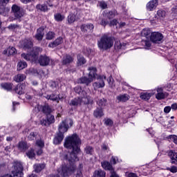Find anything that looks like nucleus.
Instances as JSON below:
<instances>
[{"instance_id":"1","label":"nucleus","mask_w":177,"mask_h":177,"mask_svg":"<svg viewBox=\"0 0 177 177\" xmlns=\"http://www.w3.org/2000/svg\"><path fill=\"white\" fill-rule=\"evenodd\" d=\"M81 145H82V141L77 133L65 138L64 147L72 151L69 154L70 157L67 154L64 156V160H67L68 163L62 167L61 175L62 177L70 176L77 169L75 161H78V154L81 153Z\"/></svg>"},{"instance_id":"2","label":"nucleus","mask_w":177,"mask_h":177,"mask_svg":"<svg viewBox=\"0 0 177 177\" xmlns=\"http://www.w3.org/2000/svg\"><path fill=\"white\" fill-rule=\"evenodd\" d=\"M114 45V37L107 34L103 35L97 41V46L100 50H109Z\"/></svg>"},{"instance_id":"3","label":"nucleus","mask_w":177,"mask_h":177,"mask_svg":"<svg viewBox=\"0 0 177 177\" xmlns=\"http://www.w3.org/2000/svg\"><path fill=\"white\" fill-rule=\"evenodd\" d=\"M14 169L12 171V174H7L3 175L1 177H23L24 176V174L23 173V164L19 161H15L13 163Z\"/></svg>"},{"instance_id":"4","label":"nucleus","mask_w":177,"mask_h":177,"mask_svg":"<svg viewBox=\"0 0 177 177\" xmlns=\"http://www.w3.org/2000/svg\"><path fill=\"white\" fill-rule=\"evenodd\" d=\"M19 45L21 49H23V50H31L34 46V42H32V38L28 37L21 40Z\"/></svg>"},{"instance_id":"5","label":"nucleus","mask_w":177,"mask_h":177,"mask_svg":"<svg viewBox=\"0 0 177 177\" xmlns=\"http://www.w3.org/2000/svg\"><path fill=\"white\" fill-rule=\"evenodd\" d=\"M11 12L16 20H20L24 16V10L16 4L12 6Z\"/></svg>"},{"instance_id":"6","label":"nucleus","mask_w":177,"mask_h":177,"mask_svg":"<svg viewBox=\"0 0 177 177\" xmlns=\"http://www.w3.org/2000/svg\"><path fill=\"white\" fill-rule=\"evenodd\" d=\"M164 35L160 32H153L150 35V41L153 44H162Z\"/></svg>"},{"instance_id":"7","label":"nucleus","mask_w":177,"mask_h":177,"mask_svg":"<svg viewBox=\"0 0 177 177\" xmlns=\"http://www.w3.org/2000/svg\"><path fill=\"white\" fill-rule=\"evenodd\" d=\"M106 75H100L95 80L97 82L93 84L94 91H97L100 88H104V81H106Z\"/></svg>"},{"instance_id":"8","label":"nucleus","mask_w":177,"mask_h":177,"mask_svg":"<svg viewBox=\"0 0 177 177\" xmlns=\"http://www.w3.org/2000/svg\"><path fill=\"white\" fill-rule=\"evenodd\" d=\"M46 119H42L40 120V124L42 127H49L52 124H55V115L50 113L49 115H46Z\"/></svg>"},{"instance_id":"9","label":"nucleus","mask_w":177,"mask_h":177,"mask_svg":"<svg viewBox=\"0 0 177 177\" xmlns=\"http://www.w3.org/2000/svg\"><path fill=\"white\" fill-rule=\"evenodd\" d=\"M38 111H41L44 115H48L49 114H52L53 113V109L50 104H46L44 105H37Z\"/></svg>"},{"instance_id":"10","label":"nucleus","mask_w":177,"mask_h":177,"mask_svg":"<svg viewBox=\"0 0 177 177\" xmlns=\"http://www.w3.org/2000/svg\"><path fill=\"white\" fill-rule=\"evenodd\" d=\"M93 28H95V26L92 23L82 24L80 26V30L83 34H91V32H93Z\"/></svg>"},{"instance_id":"11","label":"nucleus","mask_w":177,"mask_h":177,"mask_svg":"<svg viewBox=\"0 0 177 177\" xmlns=\"http://www.w3.org/2000/svg\"><path fill=\"white\" fill-rule=\"evenodd\" d=\"M45 28H46V26H41L37 29V32L34 36V38L39 42H41V41L44 39V35H45Z\"/></svg>"},{"instance_id":"12","label":"nucleus","mask_w":177,"mask_h":177,"mask_svg":"<svg viewBox=\"0 0 177 177\" xmlns=\"http://www.w3.org/2000/svg\"><path fill=\"white\" fill-rule=\"evenodd\" d=\"M64 139V134L60 131H57L53 138V144L56 145H62Z\"/></svg>"},{"instance_id":"13","label":"nucleus","mask_w":177,"mask_h":177,"mask_svg":"<svg viewBox=\"0 0 177 177\" xmlns=\"http://www.w3.org/2000/svg\"><path fill=\"white\" fill-rule=\"evenodd\" d=\"M158 6V0H151L146 5V9L148 12H153Z\"/></svg>"},{"instance_id":"14","label":"nucleus","mask_w":177,"mask_h":177,"mask_svg":"<svg viewBox=\"0 0 177 177\" xmlns=\"http://www.w3.org/2000/svg\"><path fill=\"white\" fill-rule=\"evenodd\" d=\"M88 70L89 71L88 77L91 78L93 81V80H96L98 77H100V75H97V68H96V67L90 66Z\"/></svg>"},{"instance_id":"15","label":"nucleus","mask_w":177,"mask_h":177,"mask_svg":"<svg viewBox=\"0 0 177 177\" xmlns=\"http://www.w3.org/2000/svg\"><path fill=\"white\" fill-rule=\"evenodd\" d=\"M17 147L21 153H26V151H27L30 148V146H28L26 141L21 140L18 142Z\"/></svg>"},{"instance_id":"16","label":"nucleus","mask_w":177,"mask_h":177,"mask_svg":"<svg viewBox=\"0 0 177 177\" xmlns=\"http://www.w3.org/2000/svg\"><path fill=\"white\" fill-rule=\"evenodd\" d=\"M38 62L41 66L45 67L46 66H49V63H50V58L46 55H40Z\"/></svg>"},{"instance_id":"17","label":"nucleus","mask_w":177,"mask_h":177,"mask_svg":"<svg viewBox=\"0 0 177 177\" xmlns=\"http://www.w3.org/2000/svg\"><path fill=\"white\" fill-rule=\"evenodd\" d=\"M68 128H70V127H68V124H67V122H66V120H62L58 126L57 131L61 132L64 135V133H66V132L68 131Z\"/></svg>"},{"instance_id":"18","label":"nucleus","mask_w":177,"mask_h":177,"mask_svg":"<svg viewBox=\"0 0 177 177\" xmlns=\"http://www.w3.org/2000/svg\"><path fill=\"white\" fill-rule=\"evenodd\" d=\"M44 97H45V99H46L47 100H52V102H56L57 103H59L60 100H62V97H60V94L56 95V94L52 93L50 95H44Z\"/></svg>"},{"instance_id":"19","label":"nucleus","mask_w":177,"mask_h":177,"mask_svg":"<svg viewBox=\"0 0 177 177\" xmlns=\"http://www.w3.org/2000/svg\"><path fill=\"white\" fill-rule=\"evenodd\" d=\"M93 82V80L90 77H87L86 76H83L77 79V84H83L86 86H89V84Z\"/></svg>"},{"instance_id":"20","label":"nucleus","mask_w":177,"mask_h":177,"mask_svg":"<svg viewBox=\"0 0 177 177\" xmlns=\"http://www.w3.org/2000/svg\"><path fill=\"white\" fill-rule=\"evenodd\" d=\"M167 156L171 160V164L177 165V153L174 150H169L167 151Z\"/></svg>"},{"instance_id":"21","label":"nucleus","mask_w":177,"mask_h":177,"mask_svg":"<svg viewBox=\"0 0 177 177\" xmlns=\"http://www.w3.org/2000/svg\"><path fill=\"white\" fill-rule=\"evenodd\" d=\"M93 115L95 118H102L104 116V109L98 106L93 111Z\"/></svg>"},{"instance_id":"22","label":"nucleus","mask_w":177,"mask_h":177,"mask_svg":"<svg viewBox=\"0 0 177 177\" xmlns=\"http://www.w3.org/2000/svg\"><path fill=\"white\" fill-rule=\"evenodd\" d=\"M129 99H131V97L127 93L120 94L116 97V100H118V103H125L128 102Z\"/></svg>"},{"instance_id":"23","label":"nucleus","mask_w":177,"mask_h":177,"mask_svg":"<svg viewBox=\"0 0 177 177\" xmlns=\"http://www.w3.org/2000/svg\"><path fill=\"white\" fill-rule=\"evenodd\" d=\"M101 167L105 171H111V172H113L114 171V168H113V165H111V163H110V162L107 160L102 161L101 162Z\"/></svg>"},{"instance_id":"24","label":"nucleus","mask_w":177,"mask_h":177,"mask_svg":"<svg viewBox=\"0 0 177 177\" xmlns=\"http://www.w3.org/2000/svg\"><path fill=\"white\" fill-rule=\"evenodd\" d=\"M14 91L18 95H24L26 91V84H21L17 85V86L14 88Z\"/></svg>"},{"instance_id":"25","label":"nucleus","mask_w":177,"mask_h":177,"mask_svg":"<svg viewBox=\"0 0 177 177\" xmlns=\"http://www.w3.org/2000/svg\"><path fill=\"white\" fill-rule=\"evenodd\" d=\"M39 52H41V48L35 47L32 48L30 53L32 60H37V59H38V56H39Z\"/></svg>"},{"instance_id":"26","label":"nucleus","mask_w":177,"mask_h":177,"mask_svg":"<svg viewBox=\"0 0 177 177\" xmlns=\"http://www.w3.org/2000/svg\"><path fill=\"white\" fill-rule=\"evenodd\" d=\"M73 62H74V57L70 54H66L62 59V64L63 66H67V64H71Z\"/></svg>"},{"instance_id":"27","label":"nucleus","mask_w":177,"mask_h":177,"mask_svg":"<svg viewBox=\"0 0 177 177\" xmlns=\"http://www.w3.org/2000/svg\"><path fill=\"white\" fill-rule=\"evenodd\" d=\"M77 66L81 67L84 64H86V59L82 54H77Z\"/></svg>"},{"instance_id":"28","label":"nucleus","mask_w":177,"mask_h":177,"mask_svg":"<svg viewBox=\"0 0 177 177\" xmlns=\"http://www.w3.org/2000/svg\"><path fill=\"white\" fill-rule=\"evenodd\" d=\"M81 104H82V98L81 97H75L69 103L70 106H74L75 107H78Z\"/></svg>"},{"instance_id":"29","label":"nucleus","mask_w":177,"mask_h":177,"mask_svg":"<svg viewBox=\"0 0 177 177\" xmlns=\"http://www.w3.org/2000/svg\"><path fill=\"white\" fill-rule=\"evenodd\" d=\"M62 42H63V37H59L54 41L48 44V48H56V46H59V45H62Z\"/></svg>"},{"instance_id":"30","label":"nucleus","mask_w":177,"mask_h":177,"mask_svg":"<svg viewBox=\"0 0 177 177\" xmlns=\"http://www.w3.org/2000/svg\"><path fill=\"white\" fill-rule=\"evenodd\" d=\"M45 163H36L33 165L34 171L36 174H39L43 169H45Z\"/></svg>"},{"instance_id":"31","label":"nucleus","mask_w":177,"mask_h":177,"mask_svg":"<svg viewBox=\"0 0 177 177\" xmlns=\"http://www.w3.org/2000/svg\"><path fill=\"white\" fill-rule=\"evenodd\" d=\"M138 172L140 174V176L142 175L143 176H147L149 174H150V169L147 167H142L140 169H138Z\"/></svg>"},{"instance_id":"32","label":"nucleus","mask_w":177,"mask_h":177,"mask_svg":"<svg viewBox=\"0 0 177 177\" xmlns=\"http://www.w3.org/2000/svg\"><path fill=\"white\" fill-rule=\"evenodd\" d=\"M96 103H97V105L98 106L97 107L104 110V107L107 106V100L105 98L98 99Z\"/></svg>"},{"instance_id":"33","label":"nucleus","mask_w":177,"mask_h":177,"mask_svg":"<svg viewBox=\"0 0 177 177\" xmlns=\"http://www.w3.org/2000/svg\"><path fill=\"white\" fill-rule=\"evenodd\" d=\"M151 96H153V93H141L140 95V99H142V100H144L145 102H149V100H150V98L151 97Z\"/></svg>"},{"instance_id":"34","label":"nucleus","mask_w":177,"mask_h":177,"mask_svg":"<svg viewBox=\"0 0 177 177\" xmlns=\"http://www.w3.org/2000/svg\"><path fill=\"white\" fill-rule=\"evenodd\" d=\"M27 77L24 74L19 73L14 77V81L15 82H23Z\"/></svg>"},{"instance_id":"35","label":"nucleus","mask_w":177,"mask_h":177,"mask_svg":"<svg viewBox=\"0 0 177 177\" xmlns=\"http://www.w3.org/2000/svg\"><path fill=\"white\" fill-rule=\"evenodd\" d=\"M37 12H43L44 13L48 12V6L46 4H37L36 6Z\"/></svg>"},{"instance_id":"36","label":"nucleus","mask_w":177,"mask_h":177,"mask_svg":"<svg viewBox=\"0 0 177 177\" xmlns=\"http://www.w3.org/2000/svg\"><path fill=\"white\" fill-rule=\"evenodd\" d=\"M27 67V62L24 61H19L17 63V71H21V70H24Z\"/></svg>"},{"instance_id":"37","label":"nucleus","mask_w":177,"mask_h":177,"mask_svg":"<svg viewBox=\"0 0 177 177\" xmlns=\"http://www.w3.org/2000/svg\"><path fill=\"white\" fill-rule=\"evenodd\" d=\"M92 177H106V171L102 169L95 170Z\"/></svg>"},{"instance_id":"38","label":"nucleus","mask_w":177,"mask_h":177,"mask_svg":"<svg viewBox=\"0 0 177 177\" xmlns=\"http://www.w3.org/2000/svg\"><path fill=\"white\" fill-rule=\"evenodd\" d=\"M75 20H77V15L75 14H70L67 17L68 24L71 25L73 23H75Z\"/></svg>"},{"instance_id":"39","label":"nucleus","mask_w":177,"mask_h":177,"mask_svg":"<svg viewBox=\"0 0 177 177\" xmlns=\"http://www.w3.org/2000/svg\"><path fill=\"white\" fill-rule=\"evenodd\" d=\"M26 155L28 158H29L30 160H32V158H35V150L33 148H30V150H28Z\"/></svg>"},{"instance_id":"40","label":"nucleus","mask_w":177,"mask_h":177,"mask_svg":"<svg viewBox=\"0 0 177 177\" xmlns=\"http://www.w3.org/2000/svg\"><path fill=\"white\" fill-rule=\"evenodd\" d=\"M116 13L117 11L115 10H113L106 12V16L109 20H111V19H114L115 17Z\"/></svg>"},{"instance_id":"41","label":"nucleus","mask_w":177,"mask_h":177,"mask_svg":"<svg viewBox=\"0 0 177 177\" xmlns=\"http://www.w3.org/2000/svg\"><path fill=\"white\" fill-rule=\"evenodd\" d=\"M74 91H75V93H77L80 96H82V95H83V96H85V93H86L85 92V91H84L81 86H75L74 88Z\"/></svg>"},{"instance_id":"42","label":"nucleus","mask_w":177,"mask_h":177,"mask_svg":"<svg viewBox=\"0 0 177 177\" xmlns=\"http://www.w3.org/2000/svg\"><path fill=\"white\" fill-rule=\"evenodd\" d=\"M1 88H3V89H5L6 91H12V83H1Z\"/></svg>"},{"instance_id":"43","label":"nucleus","mask_w":177,"mask_h":177,"mask_svg":"<svg viewBox=\"0 0 177 177\" xmlns=\"http://www.w3.org/2000/svg\"><path fill=\"white\" fill-rule=\"evenodd\" d=\"M84 151L86 153V154H88L89 156H93V147L89 145H87L85 148H84Z\"/></svg>"},{"instance_id":"44","label":"nucleus","mask_w":177,"mask_h":177,"mask_svg":"<svg viewBox=\"0 0 177 177\" xmlns=\"http://www.w3.org/2000/svg\"><path fill=\"white\" fill-rule=\"evenodd\" d=\"M156 15L158 16V19H161V17L164 19V17H165L167 15V12H165V10H164L160 9L157 11Z\"/></svg>"},{"instance_id":"45","label":"nucleus","mask_w":177,"mask_h":177,"mask_svg":"<svg viewBox=\"0 0 177 177\" xmlns=\"http://www.w3.org/2000/svg\"><path fill=\"white\" fill-rule=\"evenodd\" d=\"M140 45L146 46L147 48H150L151 46V43L146 38V39H142L140 43Z\"/></svg>"},{"instance_id":"46","label":"nucleus","mask_w":177,"mask_h":177,"mask_svg":"<svg viewBox=\"0 0 177 177\" xmlns=\"http://www.w3.org/2000/svg\"><path fill=\"white\" fill-rule=\"evenodd\" d=\"M54 19L55 20V21H63L64 19V16L62 15L60 13H56L54 15Z\"/></svg>"},{"instance_id":"47","label":"nucleus","mask_w":177,"mask_h":177,"mask_svg":"<svg viewBox=\"0 0 177 177\" xmlns=\"http://www.w3.org/2000/svg\"><path fill=\"white\" fill-rule=\"evenodd\" d=\"M150 34H151V31L150 30V29H143L141 31V37H145V38L147 39V37L150 35Z\"/></svg>"},{"instance_id":"48","label":"nucleus","mask_w":177,"mask_h":177,"mask_svg":"<svg viewBox=\"0 0 177 177\" xmlns=\"http://www.w3.org/2000/svg\"><path fill=\"white\" fill-rule=\"evenodd\" d=\"M55 35H56L55 32L49 31L48 32L46 33V39H48V41H50L53 39V38H55Z\"/></svg>"},{"instance_id":"49","label":"nucleus","mask_w":177,"mask_h":177,"mask_svg":"<svg viewBox=\"0 0 177 177\" xmlns=\"http://www.w3.org/2000/svg\"><path fill=\"white\" fill-rule=\"evenodd\" d=\"M37 136H38L37 132H30L29 136H28V140H34V139H37Z\"/></svg>"},{"instance_id":"50","label":"nucleus","mask_w":177,"mask_h":177,"mask_svg":"<svg viewBox=\"0 0 177 177\" xmlns=\"http://www.w3.org/2000/svg\"><path fill=\"white\" fill-rule=\"evenodd\" d=\"M109 21L107 18H102L100 21V24L102 27H106V26H109Z\"/></svg>"},{"instance_id":"51","label":"nucleus","mask_w":177,"mask_h":177,"mask_svg":"<svg viewBox=\"0 0 177 177\" xmlns=\"http://www.w3.org/2000/svg\"><path fill=\"white\" fill-rule=\"evenodd\" d=\"M21 57H22V59H24L25 60H27V62H30V60H31V59H32V57H31V54L29 53H22L21 55Z\"/></svg>"},{"instance_id":"52","label":"nucleus","mask_w":177,"mask_h":177,"mask_svg":"<svg viewBox=\"0 0 177 177\" xmlns=\"http://www.w3.org/2000/svg\"><path fill=\"white\" fill-rule=\"evenodd\" d=\"M35 145L40 149H44V147H45V142H44L42 140H37Z\"/></svg>"},{"instance_id":"53","label":"nucleus","mask_w":177,"mask_h":177,"mask_svg":"<svg viewBox=\"0 0 177 177\" xmlns=\"http://www.w3.org/2000/svg\"><path fill=\"white\" fill-rule=\"evenodd\" d=\"M99 6L101 8V9L104 10L107 9V3L104 1H98Z\"/></svg>"},{"instance_id":"54","label":"nucleus","mask_w":177,"mask_h":177,"mask_svg":"<svg viewBox=\"0 0 177 177\" xmlns=\"http://www.w3.org/2000/svg\"><path fill=\"white\" fill-rule=\"evenodd\" d=\"M156 98L158 100H162V99H165V94H164V93H158L156 95Z\"/></svg>"},{"instance_id":"55","label":"nucleus","mask_w":177,"mask_h":177,"mask_svg":"<svg viewBox=\"0 0 177 177\" xmlns=\"http://www.w3.org/2000/svg\"><path fill=\"white\" fill-rule=\"evenodd\" d=\"M73 177H84V175L82 174V169H77L76 174L73 175Z\"/></svg>"},{"instance_id":"56","label":"nucleus","mask_w":177,"mask_h":177,"mask_svg":"<svg viewBox=\"0 0 177 177\" xmlns=\"http://www.w3.org/2000/svg\"><path fill=\"white\" fill-rule=\"evenodd\" d=\"M168 139H171L174 145H177V136L176 135H169Z\"/></svg>"},{"instance_id":"57","label":"nucleus","mask_w":177,"mask_h":177,"mask_svg":"<svg viewBox=\"0 0 177 177\" xmlns=\"http://www.w3.org/2000/svg\"><path fill=\"white\" fill-rule=\"evenodd\" d=\"M104 124L106 125V127H113L114 122H113L111 119L108 118L105 120Z\"/></svg>"},{"instance_id":"58","label":"nucleus","mask_w":177,"mask_h":177,"mask_svg":"<svg viewBox=\"0 0 177 177\" xmlns=\"http://www.w3.org/2000/svg\"><path fill=\"white\" fill-rule=\"evenodd\" d=\"M118 24V21L115 19L110 21L109 23V27H114V26H117Z\"/></svg>"},{"instance_id":"59","label":"nucleus","mask_w":177,"mask_h":177,"mask_svg":"<svg viewBox=\"0 0 177 177\" xmlns=\"http://www.w3.org/2000/svg\"><path fill=\"white\" fill-rule=\"evenodd\" d=\"M167 170L170 171L171 172V174H176L177 167L176 166H171V167H167Z\"/></svg>"},{"instance_id":"60","label":"nucleus","mask_w":177,"mask_h":177,"mask_svg":"<svg viewBox=\"0 0 177 177\" xmlns=\"http://www.w3.org/2000/svg\"><path fill=\"white\" fill-rule=\"evenodd\" d=\"M8 55L10 56H13V55H16V48L15 47H11L8 49Z\"/></svg>"},{"instance_id":"61","label":"nucleus","mask_w":177,"mask_h":177,"mask_svg":"<svg viewBox=\"0 0 177 177\" xmlns=\"http://www.w3.org/2000/svg\"><path fill=\"white\" fill-rule=\"evenodd\" d=\"M4 151H6V154L8 156V154L12 151V147L10 146L6 147L4 148Z\"/></svg>"},{"instance_id":"62","label":"nucleus","mask_w":177,"mask_h":177,"mask_svg":"<svg viewBox=\"0 0 177 177\" xmlns=\"http://www.w3.org/2000/svg\"><path fill=\"white\" fill-rule=\"evenodd\" d=\"M118 159L117 158H115V156H112L111 160H110V162L111 164H113V165H115V164H117V160Z\"/></svg>"},{"instance_id":"63","label":"nucleus","mask_w":177,"mask_h":177,"mask_svg":"<svg viewBox=\"0 0 177 177\" xmlns=\"http://www.w3.org/2000/svg\"><path fill=\"white\" fill-rule=\"evenodd\" d=\"M93 99L91 97H87V102H86V104H93Z\"/></svg>"},{"instance_id":"64","label":"nucleus","mask_w":177,"mask_h":177,"mask_svg":"<svg viewBox=\"0 0 177 177\" xmlns=\"http://www.w3.org/2000/svg\"><path fill=\"white\" fill-rule=\"evenodd\" d=\"M171 106H167L165 107L164 112L166 113L167 114H168V113H169L171 111Z\"/></svg>"}]
</instances>
